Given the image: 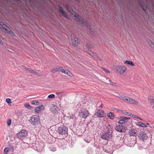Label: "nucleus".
Returning <instances> with one entry per match:
<instances>
[{"instance_id":"f257e3e1","label":"nucleus","mask_w":154,"mask_h":154,"mask_svg":"<svg viewBox=\"0 0 154 154\" xmlns=\"http://www.w3.org/2000/svg\"><path fill=\"white\" fill-rule=\"evenodd\" d=\"M114 69L119 75H123L126 72L127 68L124 66L116 65L114 66Z\"/></svg>"},{"instance_id":"f03ea898","label":"nucleus","mask_w":154,"mask_h":154,"mask_svg":"<svg viewBox=\"0 0 154 154\" xmlns=\"http://www.w3.org/2000/svg\"><path fill=\"white\" fill-rule=\"evenodd\" d=\"M74 17L73 19L79 23L82 26H85L86 25L85 18L81 17L77 14H74Z\"/></svg>"},{"instance_id":"7ed1b4c3","label":"nucleus","mask_w":154,"mask_h":154,"mask_svg":"<svg viewBox=\"0 0 154 154\" xmlns=\"http://www.w3.org/2000/svg\"><path fill=\"white\" fill-rule=\"evenodd\" d=\"M29 122L31 124L34 126L38 125L40 123L39 117L37 115L32 116L29 120Z\"/></svg>"},{"instance_id":"20e7f679","label":"nucleus","mask_w":154,"mask_h":154,"mask_svg":"<svg viewBox=\"0 0 154 154\" xmlns=\"http://www.w3.org/2000/svg\"><path fill=\"white\" fill-rule=\"evenodd\" d=\"M27 135V132L25 130H21L17 134V136L18 139L23 140L26 137Z\"/></svg>"},{"instance_id":"39448f33","label":"nucleus","mask_w":154,"mask_h":154,"mask_svg":"<svg viewBox=\"0 0 154 154\" xmlns=\"http://www.w3.org/2000/svg\"><path fill=\"white\" fill-rule=\"evenodd\" d=\"M117 118V119L120 120L118 122V123L121 124H125L128 123L129 120L130 119V117L123 116H120L118 117Z\"/></svg>"},{"instance_id":"423d86ee","label":"nucleus","mask_w":154,"mask_h":154,"mask_svg":"<svg viewBox=\"0 0 154 154\" xmlns=\"http://www.w3.org/2000/svg\"><path fill=\"white\" fill-rule=\"evenodd\" d=\"M127 127L122 125H118L115 128V129L117 131L120 132H125L127 130Z\"/></svg>"},{"instance_id":"0eeeda50","label":"nucleus","mask_w":154,"mask_h":154,"mask_svg":"<svg viewBox=\"0 0 154 154\" xmlns=\"http://www.w3.org/2000/svg\"><path fill=\"white\" fill-rule=\"evenodd\" d=\"M58 131L60 134H67L68 128L65 126H62L58 128Z\"/></svg>"},{"instance_id":"6e6552de","label":"nucleus","mask_w":154,"mask_h":154,"mask_svg":"<svg viewBox=\"0 0 154 154\" xmlns=\"http://www.w3.org/2000/svg\"><path fill=\"white\" fill-rule=\"evenodd\" d=\"M87 31L90 34H94L95 32V29L93 25L90 23L87 24Z\"/></svg>"},{"instance_id":"1a4fd4ad","label":"nucleus","mask_w":154,"mask_h":154,"mask_svg":"<svg viewBox=\"0 0 154 154\" xmlns=\"http://www.w3.org/2000/svg\"><path fill=\"white\" fill-rule=\"evenodd\" d=\"M58 9L60 14L67 19H70V17L66 15V13L64 11L61 6H58Z\"/></svg>"},{"instance_id":"9d476101","label":"nucleus","mask_w":154,"mask_h":154,"mask_svg":"<svg viewBox=\"0 0 154 154\" xmlns=\"http://www.w3.org/2000/svg\"><path fill=\"white\" fill-rule=\"evenodd\" d=\"M125 102L127 103H129L135 105H139L140 103L137 101L135 100L128 97H126Z\"/></svg>"},{"instance_id":"9b49d317","label":"nucleus","mask_w":154,"mask_h":154,"mask_svg":"<svg viewBox=\"0 0 154 154\" xmlns=\"http://www.w3.org/2000/svg\"><path fill=\"white\" fill-rule=\"evenodd\" d=\"M95 115L98 117L102 118L106 115L104 111L102 109H98L96 112Z\"/></svg>"},{"instance_id":"f8f14e48","label":"nucleus","mask_w":154,"mask_h":154,"mask_svg":"<svg viewBox=\"0 0 154 154\" xmlns=\"http://www.w3.org/2000/svg\"><path fill=\"white\" fill-rule=\"evenodd\" d=\"M60 71L63 73L69 76L72 77L73 76L72 73L69 70L61 67Z\"/></svg>"},{"instance_id":"ddd939ff","label":"nucleus","mask_w":154,"mask_h":154,"mask_svg":"<svg viewBox=\"0 0 154 154\" xmlns=\"http://www.w3.org/2000/svg\"><path fill=\"white\" fill-rule=\"evenodd\" d=\"M72 44L74 46H76L78 45L79 43V41L78 38L75 36L72 37Z\"/></svg>"},{"instance_id":"4468645a","label":"nucleus","mask_w":154,"mask_h":154,"mask_svg":"<svg viewBox=\"0 0 154 154\" xmlns=\"http://www.w3.org/2000/svg\"><path fill=\"white\" fill-rule=\"evenodd\" d=\"M111 136V134L109 132H107L103 133L101 136V138L103 139L107 140L109 139Z\"/></svg>"},{"instance_id":"2eb2a0df","label":"nucleus","mask_w":154,"mask_h":154,"mask_svg":"<svg viewBox=\"0 0 154 154\" xmlns=\"http://www.w3.org/2000/svg\"><path fill=\"white\" fill-rule=\"evenodd\" d=\"M44 109V106L43 105L39 106L35 109L34 112L36 113H38Z\"/></svg>"},{"instance_id":"dca6fc26","label":"nucleus","mask_w":154,"mask_h":154,"mask_svg":"<svg viewBox=\"0 0 154 154\" xmlns=\"http://www.w3.org/2000/svg\"><path fill=\"white\" fill-rule=\"evenodd\" d=\"M50 110L53 112L55 113L59 110V109L57 106L52 105L50 107Z\"/></svg>"},{"instance_id":"f3484780","label":"nucleus","mask_w":154,"mask_h":154,"mask_svg":"<svg viewBox=\"0 0 154 154\" xmlns=\"http://www.w3.org/2000/svg\"><path fill=\"white\" fill-rule=\"evenodd\" d=\"M66 6L67 11L71 14L72 17L73 18L74 17V14L76 13H75L72 9L68 5H66Z\"/></svg>"},{"instance_id":"a211bd4d","label":"nucleus","mask_w":154,"mask_h":154,"mask_svg":"<svg viewBox=\"0 0 154 154\" xmlns=\"http://www.w3.org/2000/svg\"><path fill=\"white\" fill-rule=\"evenodd\" d=\"M8 26L2 22H0V30L2 31L5 32L7 31V29L6 28H8Z\"/></svg>"},{"instance_id":"6ab92c4d","label":"nucleus","mask_w":154,"mask_h":154,"mask_svg":"<svg viewBox=\"0 0 154 154\" xmlns=\"http://www.w3.org/2000/svg\"><path fill=\"white\" fill-rule=\"evenodd\" d=\"M137 131L136 130L131 129L129 130L128 134L131 136H135L136 135Z\"/></svg>"},{"instance_id":"aec40b11","label":"nucleus","mask_w":154,"mask_h":154,"mask_svg":"<svg viewBox=\"0 0 154 154\" xmlns=\"http://www.w3.org/2000/svg\"><path fill=\"white\" fill-rule=\"evenodd\" d=\"M87 110L85 109H84L82 110L81 112L79 113V116L82 117L85 119L86 117Z\"/></svg>"},{"instance_id":"412c9836","label":"nucleus","mask_w":154,"mask_h":154,"mask_svg":"<svg viewBox=\"0 0 154 154\" xmlns=\"http://www.w3.org/2000/svg\"><path fill=\"white\" fill-rule=\"evenodd\" d=\"M8 30L7 29V31H5V32L7 33L8 34L10 35L11 36H15L14 33L12 30L10 29L9 27H8Z\"/></svg>"},{"instance_id":"4be33fe9","label":"nucleus","mask_w":154,"mask_h":154,"mask_svg":"<svg viewBox=\"0 0 154 154\" xmlns=\"http://www.w3.org/2000/svg\"><path fill=\"white\" fill-rule=\"evenodd\" d=\"M61 67H56L52 69L51 71L53 73H55L57 72L60 71Z\"/></svg>"},{"instance_id":"5701e85b","label":"nucleus","mask_w":154,"mask_h":154,"mask_svg":"<svg viewBox=\"0 0 154 154\" xmlns=\"http://www.w3.org/2000/svg\"><path fill=\"white\" fill-rule=\"evenodd\" d=\"M87 52L93 58H94L97 54L95 52L91 50H88Z\"/></svg>"},{"instance_id":"b1692460","label":"nucleus","mask_w":154,"mask_h":154,"mask_svg":"<svg viewBox=\"0 0 154 154\" xmlns=\"http://www.w3.org/2000/svg\"><path fill=\"white\" fill-rule=\"evenodd\" d=\"M136 125L138 126H140L143 128H146L147 125L141 122H137Z\"/></svg>"},{"instance_id":"393cba45","label":"nucleus","mask_w":154,"mask_h":154,"mask_svg":"<svg viewBox=\"0 0 154 154\" xmlns=\"http://www.w3.org/2000/svg\"><path fill=\"white\" fill-rule=\"evenodd\" d=\"M124 63V64L130 65L131 66H135L134 63L131 61L126 60Z\"/></svg>"},{"instance_id":"a878e982","label":"nucleus","mask_w":154,"mask_h":154,"mask_svg":"<svg viewBox=\"0 0 154 154\" xmlns=\"http://www.w3.org/2000/svg\"><path fill=\"white\" fill-rule=\"evenodd\" d=\"M107 116L111 119H113L114 118V115L112 112H110L108 113Z\"/></svg>"},{"instance_id":"bb28decb","label":"nucleus","mask_w":154,"mask_h":154,"mask_svg":"<svg viewBox=\"0 0 154 154\" xmlns=\"http://www.w3.org/2000/svg\"><path fill=\"white\" fill-rule=\"evenodd\" d=\"M56 94L59 97H61L64 95V92H57L56 93Z\"/></svg>"},{"instance_id":"cd10ccee","label":"nucleus","mask_w":154,"mask_h":154,"mask_svg":"<svg viewBox=\"0 0 154 154\" xmlns=\"http://www.w3.org/2000/svg\"><path fill=\"white\" fill-rule=\"evenodd\" d=\"M9 151V147H5L3 151V154H8Z\"/></svg>"},{"instance_id":"c85d7f7f","label":"nucleus","mask_w":154,"mask_h":154,"mask_svg":"<svg viewBox=\"0 0 154 154\" xmlns=\"http://www.w3.org/2000/svg\"><path fill=\"white\" fill-rule=\"evenodd\" d=\"M31 103L32 104L37 105L39 104V102L38 100H34L31 102Z\"/></svg>"},{"instance_id":"c756f323","label":"nucleus","mask_w":154,"mask_h":154,"mask_svg":"<svg viewBox=\"0 0 154 154\" xmlns=\"http://www.w3.org/2000/svg\"><path fill=\"white\" fill-rule=\"evenodd\" d=\"M148 100L150 103L151 105H152L154 104V99L152 97H150L148 98Z\"/></svg>"},{"instance_id":"7c9ffc66","label":"nucleus","mask_w":154,"mask_h":154,"mask_svg":"<svg viewBox=\"0 0 154 154\" xmlns=\"http://www.w3.org/2000/svg\"><path fill=\"white\" fill-rule=\"evenodd\" d=\"M24 106L26 108L29 109H31L32 107L30 106L29 104L28 103H26L24 105Z\"/></svg>"},{"instance_id":"2f4dec72","label":"nucleus","mask_w":154,"mask_h":154,"mask_svg":"<svg viewBox=\"0 0 154 154\" xmlns=\"http://www.w3.org/2000/svg\"><path fill=\"white\" fill-rule=\"evenodd\" d=\"M103 69L107 74H109L110 73V72L107 69L105 68H103Z\"/></svg>"},{"instance_id":"473e14b6","label":"nucleus","mask_w":154,"mask_h":154,"mask_svg":"<svg viewBox=\"0 0 154 154\" xmlns=\"http://www.w3.org/2000/svg\"><path fill=\"white\" fill-rule=\"evenodd\" d=\"M48 98L49 99H53L55 97V95L54 94H51L48 96Z\"/></svg>"},{"instance_id":"72a5a7b5","label":"nucleus","mask_w":154,"mask_h":154,"mask_svg":"<svg viewBox=\"0 0 154 154\" xmlns=\"http://www.w3.org/2000/svg\"><path fill=\"white\" fill-rule=\"evenodd\" d=\"M11 119H9L7 120V125L8 126H9L11 125Z\"/></svg>"},{"instance_id":"f704fd0d","label":"nucleus","mask_w":154,"mask_h":154,"mask_svg":"<svg viewBox=\"0 0 154 154\" xmlns=\"http://www.w3.org/2000/svg\"><path fill=\"white\" fill-rule=\"evenodd\" d=\"M126 97L124 96H119V99L125 101V100L126 99Z\"/></svg>"},{"instance_id":"c9c22d12","label":"nucleus","mask_w":154,"mask_h":154,"mask_svg":"<svg viewBox=\"0 0 154 154\" xmlns=\"http://www.w3.org/2000/svg\"><path fill=\"white\" fill-rule=\"evenodd\" d=\"M94 58H96L97 60L100 61V62L102 61V59L97 55V54Z\"/></svg>"},{"instance_id":"e433bc0d","label":"nucleus","mask_w":154,"mask_h":154,"mask_svg":"<svg viewBox=\"0 0 154 154\" xmlns=\"http://www.w3.org/2000/svg\"><path fill=\"white\" fill-rule=\"evenodd\" d=\"M149 45L154 50V43L151 41L149 42Z\"/></svg>"},{"instance_id":"4c0bfd02","label":"nucleus","mask_w":154,"mask_h":154,"mask_svg":"<svg viewBox=\"0 0 154 154\" xmlns=\"http://www.w3.org/2000/svg\"><path fill=\"white\" fill-rule=\"evenodd\" d=\"M6 102L8 103H11V100L10 98L6 99Z\"/></svg>"},{"instance_id":"58836bf2","label":"nucleus","mask_w":154,"mask_h":154,"mask_svg":"<svg viewBox=\"0 0 154 154\" xmlns=\"http://www.w3.org/2000/svg\"><path fill=\"white\" fill-rule=\"evenodd\" d=\"M112 110H113L116 111L117 112H119L120 111V109H116V108H113L112 109Z\"/></svg>"},{"instance_id":"ea45409f","label":"nucleus","mask_w":154,"mask_h":154,"mask_svg":"<svg viewBox=\"0 0 154 154\" xmlns=\"http://www.w3.org/2000/svg\"><path fill=\"white\" fill-rule=\"evenodd\" d=\"M141 6L142 8V9L144 10H146L147 9V8L146 6H145V5H143V6L141 5Z\"/></svg>"},{"instance_id":"a19ab883","label":"nucleus","mask_w":154,"mask_h":154,"mask_svg":"<svg viewBox=\"0 0 154 154\" xmlns=\"http://www.w3.org/2000/svg\"><path fill=\"white\" fill-rule=\"evenodd\" d=\"M33 74L34 75H37V76H39L40 75L38 73V72H37L36 71H34V72H33Z\"/></svg>"},{"instance_id":"79ce46f5","label":"nucleus","mask_w":154,"mask_h":154,"mask_svg":"<svg viewBox=\"0 0 154 154\" xmlns=\"http://www.w3.org/2000/svg\"><path fill=\"white\" fill-rule=\"evenodd\" d=\"M109 81L111 83V84L112 85H114L116 84V83L112 82L110 80H109Z\"/></svg>"},{"instance_id":"37998d69","label":"nucleus","mask_w":154,"mask_h":154,"mask_svg":"<svg viewBox=\"0 0 154 154\" xmlns=\"http://www.w3.org/2000/svg\"><path fill=\"white\" fill-rule=\"evenodd\" d=\"M125 115H128L130 116H131V113H129L128 112H127L125 111Z\"/></svg>"},{"instance_id":"c03bdc74","label":"nucleus","mask_w":154,"mask_h":154,"mask_svg":"<svg viewBox=\"0 0 154 154\" xmlns=\"http://www.w3.org/2000/svg\"><path fill=\"white\" fill-rule=\"evenodd\" d=\"M29 71L31 73H32L33 74V72L34 71V70L32 69H29Z\"/></svg>"},{"instance_id":"a18cd8bd","label":"nucleus","mask_w":154,"mask_h":154,"mask_svg":"<svg viewBox=\"0 0 154 154\" xmlns=\"http://www.w3.org/2000/svg\"><path fill=\"white\" fill-rule=\"evenodd\" d=\"M125 110H120V111L119 112H121V113H122V114H125Z\"/></svg>"},{"instance_id":"49530a36","label":"nucleus","mask_w":154,"mask_h":154,"mask_svg":"<svg viewBox=\"0 0 154 154\" xmlns=\"http://www.w3.org/2000/svg\"><path fill=\"white\" fill-rule=\"evenodd\" d=\"M131 116H132L133 117H134L135 118H136V117H137V116H136L135 115H134V114H131Z\"/></svg>"},{"instance_id":"de8ad7c7","label":"nucleus","mask_w":154,"mask_h":154,"mask_svg":"<svg viewBox=\"0 0 154 154\" xmlns=\"http://www.w3.org/2000/svg\"><path fill=\"white\" fill-rule=\"evenodd\" d=\"M105 79H106V80H108V79H107V78H106V77H103V81H105Z\"/></svg>"},{"instance_id":"09e8293b","label":"nucleus","mask_w":154,"mask_h":154,"mask_svg":"<svg viewBox=\"0 0 154 154\" xmlns=\"http://www.w3.org/2000/svg\"><path fill=\"white\" fill-rule=\"evenodd\" d=\"M94 102V101H93L92 102H90V101H89V104L91 105V104H93V103H93Z\"/></svg>"},{"instance_id":"8fccbe9b","label":"nucleus","mask_w":154,"mask_h":154,"mask_svg":"<svg viewBox=\"0 0 154 154\" xmlns=\"http://www.w3.org/2000/svg\"><path fill=\"white\" fill-rule=\"evenodd\" d=\"M103 106L102 104H101L100 106V108H102Z\"/></svg>"},{"instance_id":"3c124183","label":"nucleus","mask_w":154,"mask_h":154,"mask_svg":"<svg viewBox=\"0 0 154 154\" xmlns=\"http://www.w3.org/2000/svg\"><path fill=\"white\" fill-rule=\"evenodd\" d=\"M152 108L154 109V104H153V105H152Z\"/></svg>"},{"instance_id":"603ef678","label":"nucleus","mask_w":154,"mask_h":154,"mask_svg":"<svg viewBox=\"0 0 154 154\" xmlns=\"http://www.w3.org/2000/svg\"><path fill=\"white\" fill-rule=\"evenodd\" d=\"M88 48L89 49V48H91V47L90 46H88Z\"/></svg>"},{"instance_id":"864d4df0","label":"nucleus","mask_w":154,"mask_h":154,"mask_svg":"<svg viewBox=\"0 0 154 154\" xmlns=\"http://www.w3.org/2000/svg\"><path fill=\"white\" fill-rule=\"evenodd\" d=\"M136 118H137V119H140V118L137 116V117H136Z\"/></svg>"},{"instance_id":"5fc2aeb1","label":"nucleus","mask_w":154,"mask_h":154,"mask_svg":"<svg viewBox=\"0 0 154 154\" xmlns=\"http://www.w3.org/2000/svg\"><path fill=\"white\" fill-rule=\"evenodd\" d=\"M140 119L141 120H143V119H141L140 118Z\"/></svg>"},{"instance_id":"6e6d98bb","label":"nucleus","mask_w":154,"mask_h":154,"mask_svg":"<svg viewBox=\"0 0 154 154\" xmlns=\"http://www.w3.org/2000/svg\"><path fill=\"white\" fill-rule=\"evenodd\" d=\"M146 124L148 125H149V123H147Z\"/></svg>"},{"instance_id":"4d7b16f0","label":"nucleus","mask_w":154,"mask_h":154,"mask_svg":"<svg viewBox=\"0 0 154 154\" xmlns=\"http://www.w3.org/2000/svg\"><path fill=\"white\" fill-rule=\"evenodd\" d=\"M153 128H154V125L153 126Z\"/></svg>"}]
</instances>
